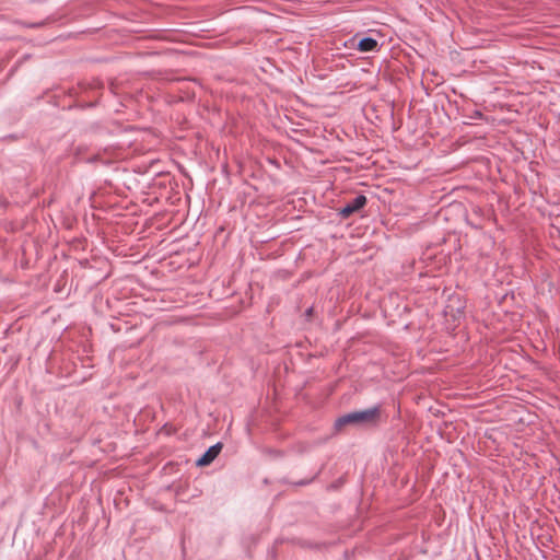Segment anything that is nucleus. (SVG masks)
Instances as JSON below:
<instances>
[{"label":"nucleus","instance_id":"39448f33","mask_svg":"<svg viewBox=\"0 0 560 560\" xmlns=\"http://www.w3.org/2000/svg\"><path fill=\"white\" fill-rule=\"evenodd\" d=\"M458 304H459V306L456 310L453 307V305L448 304L445 307V315H451L454 320L459 319V317L463 314V312H462V303H460L459 300H458Z\"/></svg>","mask_w":560,"mask_h":560},{"label":"nucleus","instance_id":"20e7f679","mask_svg":"<svg viewBox=\"0 0 560 560\" xmlns=\"http://www.w3.org/2000/svg\"><path fill=\"white\" fill-rule=\"evenodd\" d=\"M377 42L374 39V38H371V37H366V38H362L359 44H358V48L359 50L361 51H373L377 48Z\"/></svg>","mask_w":560,"mask_h":560},{"label":"nucleus","instance_id":"f03ea898","mask_svg":"<svg viewBox=\"0 0 560 560\" xmlns=\"http://www.w3.org/2000/svg\"><path fill=\"white\" fill-rule=\"evenodd\" d=\"M366 203V197L363 195L357 196L352 201L348 202L340 211L341 215L348 218L352 213L363 208Z\"/></svg>","mask_w":560,"mask_h":560},{"label":"nucleus","instance_id":"423d86ee","mask_svg":"<svg viewBox=\"0 0 560 560\" xmlns=\"http://www.w3.org/2000/svg\"><path fill=\"white\" fill-rule=\"evenodd\" d=\"M312 312H313V308H308V310L306 311V316H307V317H311Z\"/></svg>","mask_w":560,"mask_h":560},{"label":"nucleus","instance_id":"7ed1b4c3","mask_svg":"<svg viewBox=\"0 0 560 560\" xmlns=\"http://www.w3.org/2000/svg\"><path fill=\"white\" fill-rule=\"evenodd\" d=\"M222 450V444L217 443L208 448V451L197 460L198 466H208L210 465L217 456L220 454Z\"/></svg>","mask_w":560,"mask_h":560},{"label":"nucleus","instance_id":"f257e3e1","mask_svg":"<svg viewBox=\"0 0 560 560\" xmlns=\"http://www.w3.org/2000/svg\"><path fill=\"white\" fill-rule=\"evenodd\" d=\"M378 418L380 409L377 407H373L370 409L354 411L340 417L336 421V427L340 429L347 424H372L376 423Z\"/></svg>","mask_w":560,"mask_h":560}]
</instances>
